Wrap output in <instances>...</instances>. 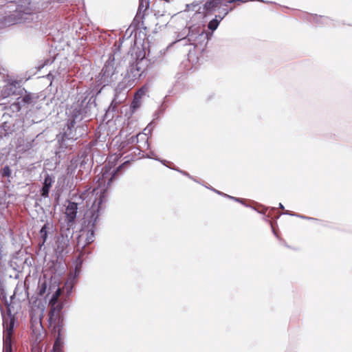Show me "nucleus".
Here are the masks:
<instances>
[{"label": "nucleus", "mask_w": 352, "mask_h": 352, "mask_svg": "<svg viewBox=\"0 0 352 352\" xmlns=\"http://www.w3.org/2000/svg\"><path fill=\"white\" fill-rule=\"evenodd\" d=\"M82 264V259L81 258V254H80L76 259V264L74 270V273L73 275V278H76L80 275L81 272Z\"/></svg>", "instance_id": "obj_19"}, {"label": "nucleus", "mask_w": 352, "mask_h": 352, "mask_svg": "<svg viewBox=\"0 0 352 352\" xmlns=\"http://www.w3.org/2000/svg\"><path fill=\"white\" fill-rule=\"evenodd\" d=\"M223 14L222 16L221 15H218V16H216L214 19H213L212 20H211L208 25V28L212 30V31H214L215 30L218 26H219V24L220 23V21L228 14L229 12V10H226V8H223Z\"/></svg>", "instance_id": "obj_14"}, {"label": "nucleus", "mask_w": 352, "mask_h": 352, "mask_svg": "<svg viewBox=\"0 0 352 352\" xmlns=\"http://www.w3.org/2000/svg\"><path fill=\"white\" fill-rule=\"evenodd\" d=\"M147 60L141 58L137 60L135 63L131 64L128 71L129 77L132 79H136L142 76L146 69Z\"/></svg>", "instance_id": "obj_4"}, {"label": "nucleus", "mask_w": 352, "mask_h": 352, "mask_svg": "<svg viewBox=\"0 0 352 352\" xmlns=\"http://www.w3.org/2000/svg\"><path fill=\"white\" fill-rule=\"evenodd\" d=\"M235 1H241V0H226L224 6L226 7L228 3H234Z\"/></svg>", "instance_id": "obj_30"}, {"label": "nucleus", "mask_w": 352, "mask_h": 352, "mask_svg": "<svg viewBox=\"0 0 352 352\" xmlns=\"http://www.w3.org/2000/svg\"><path fill=\"white\" fill-rule=\"evenodd\" d=\"M73 226L74 225H69L66 222V225L62 226L60 228V236L70 241L74 234Z\"/></svg>", "instance_id": "obj_12"}, {"label": "nucleus", "mask_w": 352, "mask_h": 352, "mask_svg": "<svg viewBox=\"0 0 352 352\" xmlns=\"http://www.w3.org/2000/svg\"><path fill=\"white\" fill-rule=\"evenodd\" d=\"M125 164V163L122 164V165L119 166L117 168V170L115 171L114 174H116L117 172H118L121 168Z\"/></svg>", "instance_id": "obj_36"}, {"label": "nucleus", "mask_w": 352, "mask_h": 352, "mask_svg": "<svg viewBox=\"0 0 352 352\" xmlns=\"http://www.w3.org/2000/svg\"><path fill=\"white\" fill-rule=\"evenodd\" d=\"M54 178H52L50 175L47 174L45 176L41 193L43 197L45 198L48 197L50 189L52 187V185L54 183Z\"/></svg>", "instance_id": "obj_11"}, {"label": "nucleus", "mask_w": 352, "mask_h": 352, "mask_svg": "<svg viewBox=\"0 0 352 352\" xmlns=\"http://www.w3.org/2000/svg\"><path fill=\"white\" fill-rule=\"evenodd\" d=\"M114 175L111 176V178L109 179L108 181V185L110 184V182H111L113 177Z\"/></svg>", "instance_id": "obj_39"}, {"label": "nucleus", "mask_w": 352, "mask_h": 352, "mask_svg": "<svg viewBox=\"0 0 352 352\" xmlns=\"http://www.w3.org/2000/svg\"><path fill=\"white\" fill-rule=\"evenodd\" d=\"M32 330L36 341L40 342L45 336V331L42 326L41 318H32Z\"/></svg>", "instance_id": "obj_7"}, {"label": "nucleus", "mask_w": 352, "mask_h": 352, "mask_svg": "<svg viewBox=\"0 0 352 352\" xmlns=\"http://www.w3.org/2000/svg\"><path fill=\"white\" fill-rule=\"evenodd\" d=\"M106 175L107 173H104L102 175V178L100 177L98 179V182L100 183L99 185H100L102 182L105 183Z\"/></svg>", "instance_id": "obj_28"}, {"label": "nucleus", "mask_w": 352, "mask_h": 352, "mask_svg": "<svg viewBox=\"0 0 352 352\" xmlns=\"http://www.w3.org/2000/svg\"><path fill=\"white\" fill-rule=\"evenodd\" d=\"M51 352H61V343L58 339L56 340Z\"/></svg>", "instance_id": "obj_22"}, {"label": "nucleus", "mask_w": 352, "mask_h": 352, "mask_svg": "<svg viewBox=\"0 0 352 352\" xmlns=\"http://www.w3.org/2000/svg\"><path fill=\"white\" fill-rule=\"evenodd\" d=\"M225 197H228L230 199H232V200H234L236 201V199H238V197H232V196H230V195H225Z\"/></svg>", "instance_id": "obj_32"}, {"label": "nucleus", "mask_w": 352, "mask_h": 352, "mask_svg": "<svg viewBox=\"0 0 352 352\" xmlns=\"http://www.w3.org/2000/svg\"><path fill=\"white\" fill-rule=\"evenodd\" d=\"M140 99L135 96L133 101L132 102V107H133V109H136L140 105Z\"/></svg>", "instance_id": "obj_27"}, {"label": "nucleus", "mask_w": 352, "mask_h": 352, "mask_svg": "<svg viewBox=\"0 0 352 352\" xmlns=\"http://www.w3.org/2000/svg\"><path fill=\"white\" fill-rule=\"evenodd\" d=\"M69 243V240L66 239L62 236H59L56 241V252L61 254L63 253L66 248L68 247Z\"/></svg>", "instance_id": "obj_16"}, {"label": "nucleus", "mask_w": 352, "mask_h": 352, "mask_svg": "<svg viewBox=\"0 0 352 352\" xmlns=\"http://www.w3.org/2000/svg\"><path fill=\"white\" fill-rule=\"evenodd\" d=\"M236 201L239 202V203H241L242 204H244L243 199H242L238 198V199H236Z\"/></svg>", "instance_id": "obj_37"}, {"label": "nucleus", "mask_w": 352, "mask_h": 352, "mask_svg": "<svg viewBox=\"0 0 352 352\" xmlns=\"http://www.w3.org/2000/svg\"><path fill=\"white\" fill-rule=\"evenodd\" d=\"M118 74L115 67L114 58L109 59L105 63L97 81L104 87L117 80Z\"/></svg>", "instance_id": "obj_2"}, {"label": "nucleus", "mask_w": 352, "mask_h": 352, "mask_svg": "<svg viewBox=\"0 0 352 352\" xmlns=\"http://www.w3.org/2000/svg\"><path fill=\"white\" fill-rule=\"evenodd\" d=\"M284 214H289V215H292V216H295L296 215V214H294V213H291L288 210H286L285 212H284Z\"/></svg>", "instance_id": "obj_35"}, {"label": "nucleus", "mask_w": 352, "mask_h": 352, "mask_svg": "<svg viewBox=\"0 0 352 352\" xmlns=\"http://www.w3.org/2000/svg\"><path fill=\"white\" fill-rule=\"evenodd\" d=\"M145 134H143V135H141L140 133L138 134L137 135L135 136H132L129 140V143H131V144H134V143H138V139H139V137L140 136H144Z\"/></svg>", "instance_id": "obj_25"}, {"label": "nucleus", "mask_w": 352, "mask_h": 352, "mask_svg": "<svg viewBox=\"0 0 352 352\" xmlns=\"http://www.w3.org/2000/svg\"><path fill=\"white\" fill-rule=\"evenodd\" d=\"M3 352H12V334L14 321L12 318H3Z\"/></svg>", "instance_id": "obj_3"}, {"label": "nucleus", "mask_w": 352, "mask_h": 352, "mask_svg": "<svg viewBox=\"0 0 352 352\" xmlns=\"http://www.w3.org/2000/svg\"><path fill=\"white\" fill-rule=\"evenodd\" d=\"M147 92V88L146 87H142L135 94V97H138L139 99H141V98L146 95Z\"/></svg>", "instance_id": "obj_24"}, {"label": "nucleus", "mask_w": 352, "mask_h": 352, "mask_svg": "<svg viewBox=\"0 0 352 352\" xmlns=\"http://www.w3.org/2000/svg\"><path fill=\"white\" fill-rule=\"evenodd\" d=\"M226 0H208L204 6L206 12H212L217 10L221 6H224Z\"/></svg>", "instance_id": "obj_10"}, {"label": "nucleus", "mask_w": 352, "mask_h": 352, "mask_svg": "<svg viewBox=\"0 0 352 352\" xmlns=\"http://www.w3.org/2000/svg\"><path fill=\"white\" fill-rule=\"evenodd\" d=\"M295 216L298 217H300L301 219H303L315 220V219H314L312 217H305V216H303V215H300V214H296V215H295Z\"/></svg>", "instance_id": "obj_29"}, {"label": "nucleus", "mask_w": 352, "mask_h": 352, "mask_svg": "<svg viewBox=\"0 0 352 352\" xmlns=\"http://www.w3.org/2000/svg\"><path fill=\"white\" fill-rule=\"evenodd\" d=\"M19 102L22 104V106H25L26 104L33 105L35 103L36 98L33 97L31 94H25L23 96H21L18 98Z\"/></svg>", "instance_id": "obj_18"}, {"label": "nucleus", "mask_w": 352, "mask_h": 352, "mask_svg": "<svg viewBox=\"0 0 352 352\" xmlns=\"http://www.w3.org/2000/svg\"><path fill=\"white\" fill-rule=\"evenodd\" d=\"M82 197L83 199L89 197V200L86 201L87 206H89V204H91L90 208V219L88 221L86 228L82 230L83 233L87 232L85 241L87 244H89L94 241L96 224L99 217L98 212L100 206L102 204L103 199L104 198V190L95 188L90 192L82 194Z\"/></svg>", "instance_id": "obj_1"}, {"label": "nucleus", "mask_w": 352, "mask_h": 352, "mask_svg": "<svg viewBox=\"0 0 352 352\" xmlns=\"http://www.w3.org/2000/svg\"><path fill=\"white\" fill-rule=\"evenodd\" d=\"M212 190H214L216 193H217V194H219V195H222V196L225 197V195H226L225 193L221 192H220V191H219V190H215V189H212Z\"/></svg>", "instance_id": "obj_33"}, {"label": "nucleus", "mask_w": 352, "mask_h": 352, "mask_svg": "<svg viewBox=\"0 0 352 352\" xmlns=\"http://www.w3.org/2000/svg\"><path fill=\"white\" fill-rule=\"evenodd\" d=\"M30 2L28 6L19 5L13 16L17 23L26 22L27 21L32 20V8L30 6Z\"/></svg>", "instance_id": "obj_5"}, {"label": "nucleus", "mask_w": 352, "mask_h": 352, "mask_svg": "<svg viewBox=\"0 0 352 352\" xmlns=\"http://www.w3.org/2000/svg\"><path fill=\"white\" fill-rule=\"evenodd\" d=\"M78 212V204L74 202H69L66 206L65 214L66 217L65 221L69 223V225H74L76 214Z\"/></svg>", "instance_id": "obj_8"}, {"label": "nucleus", "mask_w": 352, "mask_h": 352, "mask_svg": "<svg viewBox=\"0 0 352 352\" xmlns=\"http://www.w3.org/2000/svg\"><path fill=\"white\" fill-rule=\"evenodd\" d=\"M52 225L49 223H45L44 226L41 228L40 230V236L41 239V242L40 243L41 246L44 245V243L46 242L47 239V234L51 230H52Z\"/></svg>", "instance_id": "obj_15"}, {"label": "nucleus", "mask_w": 352, "mask_h": 352, "mask_svg": "<svg viewBox=\"0 0 352 352\" xmlns=\"http://www.w3.org/2000/svg\"><path fill=\"white\" fill-rule=\"evenodd\" d=\"M52 61H50L49 60H47L44 65H47L49 63H52Z\"/></svg>", "instance_id": "obj_40"}, {"label": "nucleus", "mask_w": 352, "mask_h": 352, "mask_svg": "<svg viewBox=\"0 0 352 352\" xmlns=\"http://www.w3.org/2000/svg\"><path fill=\"white\" fill-rule=\"evenodd\" d=\"M278 206H279V208H280V209H284V206H283V205L281 203H280V204H278Z\"/></svg>", "instance_id": "obj_38"}, {"label": "nucleus", "mask_w": 352, "mask_h": 352, "mask_svg": "<svg viewBox=\"0 0 352 352\" xmlns=\"http://www.w3.org/2000/svg\"><path fill=\"white\" fill-rule=\"evenodd\" d=\"M186 37L190 45H195V42L199 38H206L207 34L199 27H190Z\"/></svg>", "instance_id": "obj_6"}, {"label": "nucleus", "mask_w": 352, "mask_h": 352, "mask_svg": "<svg viewBox=\"0 0 352 352\" xmlns=\"http://www.w3.org/2000/svg\"><path fill=\"white\" fill-rule=\"evenodd\" d=\"M63 138L69 140V139L73 138V137L71 136L70 133H67V132L66 131L64 133Z\"/></svg>", "instance_id": "obj_31"}, {"label": "nucleus", "mask_w": 352, "mask_h": 352, "mask_svg": "<svg viewBox=\"0 0 352 352\" xmlns=\"http://www.w3.org/2000/svg\"><path fill=\"white\" fill-rule=\"evenodd\" d=\"M11 175V170L10 168L6 166H4L2 170V175L5 177H10Z\"/></svg>", "instance_id": "obj_26"}, {"label": "nucleus", "mask_w": 352, "mask_h": 352, "mask_svg": "<svg viewBox=\"0 0 352 352\" xmlns=\"http://www.w3.org/2000/svg\"><path fill=\"white\" fill-rule=\"evenodd\" d=\"M78 104H76L72 107L73 110L72 112V116L73 118V120L67 124V129L70 130L72 127L74 126V122L76 120H81L82 118L83 111L80 108H78Z\"/></svg>", "instance_id": "obj_13"}, {"label": "nucleus", "mask_w": 352, "mask_h": 352, "mask_svg": "<svg viewBox=\"0 0 352 352\" xmlns=\"http://www.w3.org/2000/svg\"><path fill=\"white\" fill-rule=\"evenodd\" d=\"M180 173H182L184 175L187 176V177H190V178L192 179V177H191V176H190V175H189L188 173H186V172H185V171H182V170H180Z\"/></svg>", "instance_id": "obj_34"}, {"label": "nucleus", "mask_w": 352, "mask_h": 352, "mask_svg": "<svg viewBox=\"0 0 352 352\" xmlns=\"http://www.w3.org/2000/svg\"><path fill=\"white\" fill-rule=\"evenodd\" d=\"M82 234H83V233H82ZM82 235H80V239H82Z\"/></svg>", "instance_id": "obj_41"}, {"label": "nucleus", "mask_w": 352, "mask_h": 352, "mask_svg": "<svg viewBox=\"0 0 352 352\" xmlns=\"http://www.w3.org/2000/svg\"><path fill=\"white\" fill-rule=\"evenodd\" d=\"M51 308L50 309H53L56 311H58L59 313H61V310L63 309V305L61 303H59L58 302L56 305H50Z\"/></svg>", "instance_id": "obj_23"}, {"label": "nucleus", "mask_w": 352, "mask_h": 352, "mask_svg": "<svg viewBox=\"0 0 352 352\" xmlns=\"http://www.w3.org/2000/svg\"><path fill=\"white\" fill-rule=\"evenodd\" d=\"M22 104H21V102H19V99L17 98L16 101L13 102L10 108L11 109V110L13 111V112H18L21 110V107H22Z\"/></svg>", "instance_id": "obj_21"}, {"label": "nucleus", "mask_w": 352, "mask_h": 352, "mask_svg": "<svg viewBox=\"0 0 352 352\" xmlns=\"http://www.w3.org/2000/svg\"><path fill=\"white\" fill-rule=\"evenodd\" d=\"M60 289H58L56 292L52 295L50 300V305H56L58 302V298L60 295Z\"/></svg>", "instance_id": "obj_20"}, {"label": "nucleus", "mask_w": 352, "mask_h": 352, "mask_svg": "<svg viewBox=\"0 0 352 352\" xmlns=\"http://www.w3.org/2000/svg\"><path fill=\"white\" fill-rule=\"evenodd\" d=\"M149 8V1L148 0H140V4L138 10V13L136 15L137 18L142 19L144 16V13L146 10Z\"/></svg>", "instance_id": "obj_17"}, {"label": "nucleus", "mask_w": 352, "mask_h": 352, "mask_svg": "<svg viewBox=\"0 0 352 352\" xmlns=\"http://www.w3.org/2000/svg\"><path fill=\"white\" fill-rule=\"evenodd\" d=\"M49 322L51 325L54 326V328L59 329L63 324V318L61 316V313L50 309L49 313Z\"/></svg>", "instance_id": "obj_9"}]
</instances>
